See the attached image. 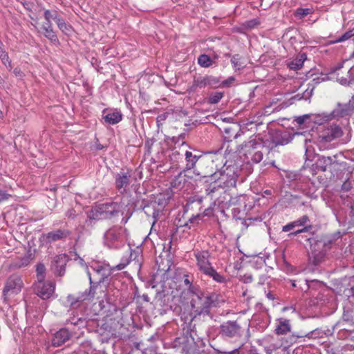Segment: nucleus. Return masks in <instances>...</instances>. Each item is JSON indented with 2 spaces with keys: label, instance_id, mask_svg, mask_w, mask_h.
<instances>
[{
  "label": "nucleus",
  "instance_id": "1",
  "mask_svg": "<svg viewBox=\"0 0 354 354\" xmlns=\"http://www.w3.org/2000/svg\"><path fill=\"white\" fill-rule=\"evenodd\" d=\"M219 297L216 292L203 291L197 297L191 298L192 310L196 315H209L210 309L218 305Z\"/></svg>",
  "mask_w": 354,
  "mask_h": 354
},
{
  "label": "nucleus",
  "instance_id": "2",
  "mask_svg": "<svg viewBox=\"0 0 354 354\" xmlns=\"http://www.w3.org/2000/svg\"><path fill=\"white\" fill-rule=\"evenodd\" d=\"M129 233L126 227L114 225L108 229L104 234V243L110 249L118 250L129 239Z\"/></svg>",
  "mask_w": 354,
  "mask_h": 354
},
{
  "label": "nucleus",
  "instance_id": "3",
  "mask_svg": "<svg viewBox=\"0 0 354 354\" xmlns=\"http://www.w3.org/2000/svg\"><path fill=\"white\" fill-rule=\"evenodd\" d=\"M131 255L132 253L131 252L130 256ZM130 257H123L119 264L112 267L111 268H108L104 266L95 263L91 266V271H90L93 281H94L95 283L100 284L105 282L111 275V271L123 270L130 263Z\"/></svg>",
  "mask_w": 354,
  "mask_h": 354
},
{
  "label": "nucleus",
  "instance_id": "4",
  "mask_svg": "<svg viewBox=\"0 0 354 354\" xmlns=\"http://www.w3.org/2000/svg\"><path fill=\"white\" fill-rule=\"evenodd\" d=\"M121 209L122 205L118 203L100 204L88 213V218L90 221L111 219L119 215Z\"/></svg>",
  "mask_w": 354,
  "mask_h": 354
},
{
  "label": "nucleus",
  "instance_id": "5",
  "mask_svg": "<svg viewBox=\"0 0 354 354\" xmlns=\"http://www.w3.org/2000/svg\"><path fill=\"white\" fill-rule=\"evenodd\" d=\"M66 323L68 324L66 327L61 328L54 334L52 339L53 346H60L67 342L74 333H76L75 326L83 325L84 324V319L73 317L68 319Z\"/></svg>",
  "mask_w": 354,
  "mask_h": 354
},
{
  "label": "nucleus",
  "instance_id": "6",
  "mask_svg": "<svg viewBox=\"0 0 354 354\" xmlns=\"http://www.w3.org/2000/svg\"><path fill=\"white\" fill-rule=\"evenodd\" d=\"M238 175L234 167H223L216 171L212 176V180H217L223 189L236 187Z\"/></svg>",
  "mask_w": 354,
  "mask_h": 354
},
{
  "label": "nucleus",
  "instance_id": "7",
  "mask_svg": "<svg viewBox=\"0 0 354 354\" xmlns=\"http://www.w3.org/2000/svg\"><path fill=\"white\" fill-rule=\"evenodd\" d=\"M220 334L225 338L238 339L244 335V330L237 321H227L220 326Z\"/></svg>",
  "mask_w": 354,
  "mask_h": 354
},
{
  "label": "nucleus",
  "instance_id": "8",
  "mask_svg": "<svg viewBox=\"0 0 354 354\" xmlns=\"http://www.w3.org/2000/svg\"><path fill=\"white\" fill-rule=\"evenodd\" d=\"M132 171L129 169H122L115 176V186L118 192L124 194L128 191V187L132 182Z\"/></svg>",
  "mask_w": 354,
  "mask_h": 354
},
{
  "label": "nucleus",
  "instance_id": "9",
  "mask_svg": "<svg viewBox=\"0 0 354 354\" xmlns=\"http://www.w3.org/2000/svg\"><path fill=\"white\" fill-rule=\"evenodd\" d=\"M69 261L66 254L55 256L50 263V270L57 277H63L66 272V266Z\"/></svg>",
  "mask_w": 354,
  "mask_h": 354
},
{
  "label": "nucleus",
  "instance_id": "10",
  "mask_svg": "<svg viewBox=\"0 0 354 354\" xmlns=\"http://www.w3.org/2000/svg\"><path fill=\"white\" fill-rule=\"evenodd\" d=\"M164 208L163 203L151 201L143 207V211L147 216H151L153 218V224H154L161 218Z\"/></svg>",
  "mask_w": 354,
  "mask_h": 354
},
{
  "label": "nucleus",
  "instance_id": "11",
  "mask_svg": "<svg viewBox=\"0 0 354 354\" xmlns=\"http://www.w3.org/2000/svg\"><path fill=\"white\" fill-rule=\"evenodd\" d=\"M55 283L50 281H37L35 292L42 299H49L55 292Z\"/></svg>",
  "mask_w": 354,
  "mask_h": 354
},
{
  "label": "nucleus",
  "instance_id": "12",
  "mask_svg": "<svg viewBox=\"0 0 354 354\" xmlns=\"http://www.w3.org/2000/svg\"><path fill=\"white\" fill-rule=\"evenodd\" d=\"M263 143L260 138L251 137L250 139L241 145V149L242 150L244 156L250 159V157L257 149H263Z\"/></svg>",
  "mask_w": 354,
  "mask_h": 354
},
{
  "label": "nucleus",
  "instance_id": "13",
  "mask_svg": "<svg viewBox=\"0 0 354 354\" xmlns=\"http://www.w3.org/2000/svg\"><path fill=\"white\" fill-rule=\"evenodd\" d=\"M22 287V281L19 276L11 275L6 281L3 294L4 297L12 294H17Z\"/></svg>",
  "mask_w": 354,
  "mask_h": 354
},
{
  "label": "nucleus",
  "instance_id": "14",
  "mask_svg": "<svg viewBox=\"0 0 354 354\" xmlns=\"http://www.w3.org/2000/svg\"><path fill=\"white\" fill-rule=\"evenodd\" d=\"M342 134V130L338 125H330L319 132V139L321 142H328L341 137Z\"/></svg>",
  "mask_w": 354,
  "mask_h": 354
},
{
  "label": "nucleus",
  "instance_id": "15",
  "mask_svg": "<svg viewBox=\"0 0 354 354\" xmlns=\"http://www.w3.org/2000/svg\"><path fill=\"white\" fill-rule=\"evenodd\" d=\"M189 147V145L185 141L181 142L180 149L182 152V157H185L186 160V165L184 169L185 171L194 169L196 166V163L201 157V156L193 154L192 151L188 150Z\"/></svg>",
  "mask_w": 354,
  "mask_h": 354
},
{
  "label": "nucleus",
  "instance_id": "16",
  "mask_svg": "<svg viewBox=\"0 0 354 354\" xmlns=\"http://www.w3.org/2000/svg\"><path fill=\"white\" fill-rule=\"evenodd\" d=\"M195 257L196 259V265L198 266V270L205 274L209 270H211L213 267L212 266L211 263L209 262V252L207 250H203L197 252L195 254Z\"/></svg>",
  "mask_w": 354,
  "mask_h": 354
},
{
  "label": "nucleus",
  "instance_id": "17",
  "mask_svg": "<svg viewBox=\"0 0 354 354\" xmlns=\"http://www.w3.org/2000/svg\"><path fill=\"white\" fill-rule=\"evenodd\" d=\"M201 164L202 171L198 172V175L202 178H209L210 180H212V176L216 171H218L214 160L212 158H203L201 160Z\"/></svg>",
  "mask_w": 354,
  "mask_h": 354
},
{
  "label": "nucleus",
  "instance_id": "18",
  "mask_svg": "<svg viewBox=\"0 0 354 354\" xmlns=\"http://www.w3.org/2000/svg\"><path fill=\"white\" fill-rule=\"evenodd\" d=\"M71 234L68 230H61L58 229L52 232H50L44 235L47 243H53L57 241L63 240L70 236Z\"/></svg>",
  "mask_w": 354,
  "mask_h": 354
},
{
  "label": "nucleus",
  "instance_id": "19",
  "mask_svg": "<svg viewBox=\"0 0 354 354\" xmlns=\"http://www.w3.org/2000/svg\"><path fill=\"white\" fill-rule=\"evenodd\" d=\"M337 156H319L316 162L317 167L322 171H326L330 167L337 164Z\"/></svg>",
  "mask_w": 354,
  "mask_h": 354
},
{
  "label": "nucleus",
  "instance_id": "20",
  "mask_svg": "<svg viewBox=\"0 0 354 354\" xmlns=\"http://www.w3.org/2000/svg\"><path fill=\"white\" fill-rule=\"evenodd\" d=\"M87 275L90 281L89 289L86 290L81 296L78 297V301H84L94 298L96 288L100 285V283H95V281H93L91 273L89 270H87Z\"/></svg>",
  "mask_w": 354,
  "mask_h": 354
},
{
  "label": "nucleus",
  "instance_id": "21",
  "mask_svg": "<svg viewBox=\"0 0 354 354\" xmlns=\"http://www.w3.org/2000/svg\"><path fill=\"white\" fill-rule=\"evenodd\" d=\"M274 332L277 335H286L291 330V324L289 319L279 318L276 320Z\"/></svg>",
  "mask_w": 354,
  "mask_h": 354
},
{
  "label": "nucleus",
  "instance_id": "22",
  "mask_svg": "<svg viewBox=\"0 0 354 354\" xmlns=\"http://www.w3.org/2000/svg\"><path fill=\"white\" fill-rule=\"evenodd\" d=\"M103 119L106 124L113 125L118 124L122 120V114L120 111L116 110L110 111L106 114L104 112Z\"/></svg>",
  "mask_w": 354,
  "mask_h": 354
},
{
  "label": "nucleus",
  "instance_id": "23",
  "mask_svg": "<svg viewBox=\"0 0 354 354\" xmlns=\"http://www.w3.org/2000/svg\"><path fill=\"white\" fill-rule=\"evenodd\" d=\"M41 29L44 30V36L53 44H59V39L57 35L53 29L52 24H43Z\"/></svg>",
  "mask_w": 354,
  "mask_h": 354
},
{
  "label": "nucleus",
  "instance_id": "24",
  "mask_svg": "<svg viewBox=\"0 0 354 354\" xmlns=\"http://www.w3.org/2000/svg\"><path fill=\"white\" fill-rule=\"evenodd\" d=\"M185 170L181 171L171 182V186L172 188L177 190L181 189L185 183L187 182L186 176L185 174Z\"/></svg>",
  "mask_w": 354,
  "mask_h": 354
},
{
  "label": "nucleus",
  "instance_id": "25",
  "mask_svg": "<svg viewBox=\"0 0 354 354\" xmlns=\"http://www.w3.org/2000/svg\"><path fill=\"white\" fill-rule=\"evenodd\" d=\"M184 136L183 134L180 135L178 137H173L171 138V141L174 143L175 147L172 149V153L171 155V159H177L178 156L182 157V152L180 149L181 142L183 141Z\"/></svg>",
  "mask_w": 354,
  "mask_h": 354
},
{
  "label": "nucleus",
  "instance_id": "26",
  "mask_svg": "<svg viewBox=\"0 0 354 354\" xmlns=\"http://www.w3.org/2000/svg\"><path fill=\"white\" fill-rule=\"evenodd\" d=\"M306 59L307 55L306 53H299L293 61L288 64V67L292 70H299L303 66Z\"/></svg>",
  "mask_w": 354,
  "mask_h": 354
},
{
  "label": "nucleus",
  "instance_id": "27",
  "mask_svg": "<svg viewBox=\"0 0 354 354\" xmlns=\"http://www.w3.org/2000/svg\"><path fill=\"white\" fill-rule=\"evenodd\" d=\"M231 63L236 71H240L245 66V62L243 57L239 54L234 55L232 57Z\"/></svg>",
  "mask_w": 354,
  "mask_h": 354
},
{
  "label": "nucleus",
  "instance_id": "28",
  "mask_svg": "<svg viewBox=\"0 0 354 354\" xmlns=\"http://www.w3.org/2000/svg\"><path fill=\"white\" fill-rule=\"evenodd\" d=\"M0 59L6 68L10 71L12 68L11 60L10 59L8 53L4 50L3 42L0 40Z\"/></svg>",
  "mask_w": 354,
  "mask_h": 354
},
{
  "label": "nucleus",
  "instance_id": "29",
  "mask_svg": "<svg viewBox=\"0 0 354 354\" xmlns=\"http://www.w3.org/2000/svg\"><path fill=\"white\" fill-rule=\"evenodd\" d=\"M214 62L207 54H202L198 57V64L203 68H208L212 66Z\"/></svg>",
  "mask_w": 354,
  "mask_h": 354
},
{
  "label": "nucleus",
  "instance_id": "30",
  "mask_svg": "<svg viewBox=\"0 0 354 354\" xmlns=\"http://www.w3.org/2000/svg\"><path fill=\"white\" fill-rule=\"evenodd\" d=\"M349 105L345 104L344 106H342L339 104L338 107L333 111L332 115H333V117H344L349 114Z\"/></svg>",
  "mask_w": 354,
  "mask_h": 354
},
{
  "label": "nucleus",
  "instance_id": "31",
  "mask_svg": "<svg viewBox=\"0 0 354 354\" xmlns=\"http://www.w3.org/2000/svg\"><path fill=\"white\" fill-rule=\"evenodd\" d=\"M205 275L212 278V279L218 283H225L226 281V278L225 276L221 274L220 273L217 272L216 270L212 268L211 270H209Z\"/></svg>",
  "mask_w": 354,
  "mask_h": 354
},
{
  "label": "nucleus",
  "instance_id": "32",
  "mask_svg": "<svg viewBox=\"0 0 354 354\" xmlns=\"http://www.w3.org/2000/svg\"><path fill=\"white\" fill-rule=\"evenodd\" d=\"M211 183L207 185L205 189V192L207 195L213 196V194L218 191L219 189L222 188L220 184L217 180H210Z\"/></svg>",
  "mask_w": 354,
  "mask_h": 354
},
{
  "label": "nucleus",
  "instance_id": "33",
  "mask_svg": "<svg viewBox=\"0 0 354 354\" xmlns=\"http://www.w3.org/2000/svg\"><path fill=\"white\" fill-rule=\"evenodd\" d=\"M352 37H354V28L346 31L345 33H344L341 37H338L337 39H336L335 40L330 41L329 44H337V43L343 42L344 41L349 39Z\"/></svg>",
  "mask_w": 354,
  "mask_h": 354
},
{
  "label": "nucleus",
  "instance_id": "34",
  "mask_svg": "<svg viewBox=\"0 0 354 354\" xmlns=\"http://www.w3.org/2000/svg\"><path fill=\"white\" fill-rule=\"evenodd\" d=\"M46 267L44 263H39L36 266L37 281H43L46 278Z\"/></svg>",
  "mask_w": 354,
  "mask_h": 354
},
{
  "label": "nucleus",
  "instance_id": "35",
  "mask_svg": "<svg viewBox=\"0 0 354 354\" xmlns=\"http://www.w3.org/2000/svg\"><path fill=\"white\" fill-rule=\"evenodd\" d=\"M194 86L198 87L200 88H205V86H209L207 75L203 77L200 76L194 78Z\"/></svg>",
  "mask_w": 354,
  "mask_h": 354
},
{
  "label": "nucleus",
  "instance_id": "36",
  "mask_svg": "<svg viewBox=\"0 0 354 354\" xmlns=\"http://www.w3.org/2000/svg\"><path fill=\"white\" fill-rule=\"evenodd\" d=\"M223 97V93L221 91H216L212 93L208 98L207 102L209 104H216L218 103Z\"/></svg>",
  "mask_w": 354,
  "mask_h": 354
},
{
  "label": "nucleus",
  "instance_id": "37",
  "mask_svg": "<svg viewBox=\"0 0 354 354\" xmlns=\"http://www.w3.org/2000/svg\"><path fill=\"white\" fill-rule=\"evenodd\" d=\"M44 19L46 20L45 24H52L51 19L56 20L58 17L59 15L56 10L53 12L50 11L49 10H46L44 13Z\"/></svg>",
  "mask_w": 354,
  "mask_h": 354
},
{
  "label": "nucleus",
  "instance_id": "38",
  "mask_svg": "<svg viewBox=\"0 0 354 354\" xmlns=\"http://www.w3.org/2000/svg\"><path fill=\"white\" fill-rule=\"evenodd\" d=\"M55 22H56L58 28L62 32H66V31L69 30V29L71 28V26H68V24H66V23L65 22V20L63 18H62L59 15L55 20Z\"/></svg>",
  "mask_w": 354,
  "mask_h": 354
},
{
  "label": "nucleus",
  "instance_id": "39",
  "mask_svg": "<svg viewBox=\"0 0 354 354\" xmlns=\"http://www.w3.org/2000/svg\"><path fill=\"white\" fill-rule=\"evenodd\" d=\"M262 149H257L256 151L252 153V155L250 157V159L254 163L260 162L263 157V152L261 151Z\"/></svg>",
  "mask_w": 354,
  "mask_h": 354
},
{
  "label": "nucleus",
  "instance_id": "40",
  "mask_svg": "<svg viewBox=\"0 0 354 354\" xmlns=\"http://www.w3.org/2000/svg\"><path fill=\"white\" fill-rule=\"evenodd\" d=\"M188 292L191 294V298L197 297L198 295L201 294L203 290H202L198 286L191 284V286H188Z\"/></svg>",
  "mask_w": 354,
  "mask_h": 354
},
{
  "label": "nucleus",
  "instance_id": "41",
  "mask_svg": "<svg viewBox=\"0 0 354 354\" xmlns=\"http://www.w3.org/2000/svg\"><path fill=\"white\" fill-rule=\"evenodd\" d=\"M260 24V21L258 19H253L249 21H246L243 24V27L247 29H252L257 27Z\"/></svg>",
  "mask_w": 354,
  "mask_h": 354
},
{
  "label": "nucleus",
  "instance_id": "42",
  "mask_svg": "<svg viewBox=\"0 0 354 354\" xmlns=\"http://www.w3.org/2000/svg\"><path fill=\"white\" fill-rule=\"evenodd\" d=\"M295 227L305 226L310 222L309 217L307 215H304L296 221H294Z\"/></svg>",
  "mask_w": 354,
  "mask_h": 354
},
{
  "label": "nucleus",
  "instance_id": "43",
  "mask_svg": "<svg viewBox=\"0 0 354 354\" xmlns=\"http://www.w3.org/2000/svg\"><path fill=\"white\" fill-rule=\"evenodd\" d=\"M311 115L305 114L301 116H297L295 118L294 121H295L299 126L304 124L307 120L310 118Z\"/></svg>",
  "mask_w": 354,
  "mask_h": 354
},
{
  "label": "nucleus",
  "instance_id": "44",
  "mask_svg": "<svg viewBox=\"0 0 354 354\" xmlns=\"http://www.w3.org/2000/svg\"><path fill=\"white\" fill-rule=\"evenodd\" d=\"M12 197V194L8 190L0 189V203L9 200Z\"/></svg>",
  "mask_w": 354,
  "mask_h": 354
},
{
  "label": "nucleus",
  "instance_id": "45",
  "mask_svg": "<svg viewBox=\"0 0 354 354\" xmlns=\"http://www.w3.org/2000/svg\"><path fill=\"white\" fill-rule=\"evenodd\" d=\"M311 13V10L310 8H298L296 10V16L299 17V18H303L309 14Z\"/></svg>",
  "mask_w": 354,
  "mask_h": 354
},
{
  "label": "nucleus",
  "instance_id": "46",
  "mask_svg": "<svg viewBox=\"0 0 354 354\" xmlns=\"http://www.w3.org/2000/svg\"><path fill=\"white\" fill-rule=\"evenodd\" d=\"M207 80H208V83H209V86H212V87L220 86L219 84L221 83H220V80L218 78L212 76V75H207Z\"/></svg>",
  "mask_w": 354,
  "mask_h": 354
},
{
  "label": "nucleus",
  "instance_id": "47",
  "mask_svg": "<svg viewBox=\"0 0 354 354\" xmlns=\"http://www.w3.org/2000/svg\"><path fill=\"white\" fill-rule=\"evenodd\" d=\"M235 81V78L233 76L229 77L227 80L223 81L219 86L222 87H229L231 86Z\"/></svg>",
  "mask_w": 354,
  "mask_h": 354
},
{
  "label": "nucleus",
  "instance_id": "48",
  "mask_svg": "<svg viewBox=\"0 0 354 354\" xmlns=\"http://www.w3.org/2000/svg\"><path fill=\"white\" fill-rule=\"evenodd\" d=\"M312 229V225H305L304 226L303 228L300 229V230H298L294 232H291L289 236H296L298 234H300V233H303V232H308L310 230Z\"/></svg>",
  "mask_w": 354,
  "mask_h": 354
},
{
  "label": "nucleus",
  "instance_id": "49",
  "mask_svg": "<svg viewBox=\"0 0 354 354\" xmlns=\"http://www.w3.org/2000/svg\"><path fill=\"white\" fill-rule=\"evenodd\" d=\"M200 218H201V216L199 214L193 215L191 218H189L188 219V221L187 223H185L184 225L188 226L189 223H191V224L198 223V221L200 220Z\"/></svg>",
  "mask_w": 354,
  "mask_h": 354
},
{
  "label": "nucleus",
  "instance_id": "50",
  "mask_svg": "<svg viewBox=\"0 0 354 354\" xmlns=\"http://www.w3.org/2000/svg\"><path fill=\"white\" fill-rule=\"evenodd\" d=\"M167 113H164L157 116L156 122L158 127L160 126V124H162L164 122V121L167 119Z\"/></svg>",
  "mask_w": 354,
  "mask_h": 354
},
{
  "label": "nucleus",
  "instance_id": "51",
  "mask_svg": "<svg viewBox=\"0 0 354 354\" xmlns=\"http://www.w3.org/2000/svg\"><path fill=\"white\" fill-rule=\"evenodd\" d=\"M307 336L306 335H299V334H292L290 337H289V341L288 342L290 344H295L297 339L298 338H302L304 337H306Z\"/></svg>",
  "mask_w": 354,
  "mask_h": 354
},
{
  "label": "nucleus",
  "instance_id": "52",
  "mask_svg": "<svg viewBox=\"0 0 354 354\" xmlns=\"http://www.w3.org/2000/svg\"><path fill=\"white\" fill-rule=\"evenodd\" d=\"M65 215L68 218L74 219L77 216V213L73 208H71L66 211Z\"/></svg>",
  "mask_w": 354,
  "mask_h": 354
},
{
  "label": "nucleus",
  "instance_id": "53",
  "mask_svg": "<svg viewBox=\"0 0 354 354\" xmlns=\"http://www.w3.org/2000/svg\"><path fill=\"white\" fill-rule=\"evenodd\" d=\"M295 227V225L294 224V222H290L288 223L287 225L283 226L282 231L283 232H289L292 230H293Z\"/></svg>",
  "mask_w": 354,
  "mask_h": 354
},
{
  "label": "nucleus",
  "instance_id": "54",
  "mask_svg": "<svg viewBox=\"0 0 354 354\" xmlns=\"http://www.w3.org/2000/svg\"><path fill=\"white\" fill-rule=\"evenodd\" d=\"M239 348H236L232 351L226 352V351H221L220 350H216V354H240L239 353Z\"/></svg>",
  "mask_w": 354,
  "mask_h": 354
},
{
  "label": "nucleus",
  "instance_id": "55",
  "mask_svg": "<svg viewBox=\"0 0 354 354\" xmlns=\"http://www.w3.org/2000/svg\"><path fill=\"white\" fill-rule=\"evenodd\" d=\"M13 73L17 77H22L24 76L23 72L21 71V68L19 67L14 68Z\"/></svg>",
  "mask_w": 354,
  "mask_h": 354
},
{
  "label": "nucleus",
  "instance_id": "56",
  "mask_svg": "<svg viewBox=\"0 0 354 354\" xmlns=\"http://www.w3.org/2000/svg\"><path fill=\"white\" fill-rule=\"evenodd\" d=\"M192 281H193V280L189 279V276L188 274H185L184 275V283H185V285H186L187 286H191V284H192Z\"/></svg>",
  "mask_w": 354,
  "mask_h": 354
},
{
  "label": "nucleus",
  "instance_id": "57",
  "mask_svg": "<svg viewBox=\"0 0 354 354\" xmlns=\"http://www.w3.org/2000/svg\"><path fill=\"white\" fill-rule=\"evenodd\" d=\"M131 215H132V212H130V213L127 212V216L123 217L122 218L121 223H123V224H126L128 222V221L130 218V217L131 216Z\"/></svg>",
  "mask_w": 354,
  "mask_h": 354
},
{
  "label": "nucleus",
  "instance_id": "58",
  "mask_svg": "<svg viewBox=\"0 0 354 354\" xmlns=\"http://www.w3.org/2000/svg\"><path fill=\"white\" fill-rule=\"evenodd\" d=\"M153 142H154V140L153 139H148L147 140L145 141V145L146 147H147L149 149H150V148L153 145Z\"/></svg>",
  "mask_w": 354,
  "mask_h": 354
},
{
  "label": "nucleus",
  "instance_id": "59",
  "mask_svg": "<svg viewBox=\"0 0 354 354\" xmlns=\"http://www.w3.org/2000/svg\"><path fill=\"white\" fill-rule=\"evenodd\" d=\"M351 188L350 183L344 182L342 186V189L345 191H348Z\"/></svg>",
  "mask_w": 354,
  "mask_h": 354
},
{
  "label": "nucleus",
  "instance_id": "60",
  "mask_svg": "<svg viewBox=\"0 0 354 354\" xmlns=\"http://www.w3.org/2000/svg\"><path fill=\"white\" fill-rule=\"evenodd\" d=\"M348 297H354V285L348 290Z\"/></svg>",
  "mask_w": 354,
  "mask_h": 354
},
{
  "label": "nucleus",
  "instance_id": "61",
  "mask_svg": "<svg viewBox=\"0 0 354 354\" xmlns=\"http://www.w3.org/2000/svg\"><path fill=\"white\" fill-rule=\"evenodd\" d=\"M277 348H279V346H275V345H270V347H269V348H268V349L266 348V352H267L268 353H270V352H269V351H273V350H277Z\"/></svg>",
  "mask_w": 354,
  "mask_h": 354
},
{
  "label": "nucleus",
  "instance_id": "62",
  "mask_svg": "<svg viewBox=\"0 0 354 354\" xmlns=\"http://www.w3.org/2000/svg\"><path fill=\"white\" fill-rule=\"evenodd\" d=\"M248 354H259V353L257 348H252L250 350H249Z\"/></svg>",
  "mask_w": 354,
  "mask_h": 354
},
{
  "label": "nucleus",
  "instance_id": "63",
  "mask_svg": "<svg viewBox=\"0 0 354 354\" xmlns=\"http://www.w3.org/2000/svg\"><path fill=\"white\" fill-rule=\"evenodd\" d=\"M267 297L270 299V300H274V297L273 296V295L271 293V292H268L267 295H266Z\"/></svg>",
  "mask_w": 354,
  "mask_h": 354
},
{
  "label": "nucleus",
  "instance_id": "64",
  "mask_svg": "<svg viewBox=\"0 0 354 354\" xmlns=\"http://www.w3.org/2000/svg\"><path fill=\"white\" fill-rule=\"evenodd\" d=\"M324 254L322 252H319L317 254H315V259H316L317 257L319 258H322Z\"/></svg>",
  "mask_w": 354,
  "mask_h": 354
}]
</instances>
